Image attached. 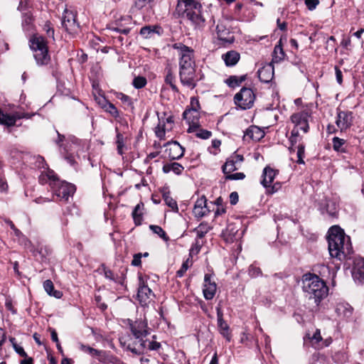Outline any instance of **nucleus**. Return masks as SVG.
<instances>
[{"instance_id": "nucleus-33", "label": "nucleus", "mask_w": 364, "mask_h": 364, "mask_svg": "<svg viewBox=\"0 0 364 364\" xmlns=\"http://www.w3.org/2000/svg\"><path fill=\"white\" fill-rule=\"evenodd\" d=\"M162 198L164 200L166 205L171 208V210L176 213L178 212V208L177 202L171 196V193L167 188H164L161 191Z\"/></svg>"}, {"instance_id": "nucleus-10", "label": "nucleus", "mask_w": 364, "mask_h": 364, "mask_svg": "<svg viewBox=\"0 0 364 364\" xmlns=\"http://www.w3.org/2000/svg\"><path fill=\"white\" fill-rule=\"evenodd\" d=\"M337 117L336 120V126L341 132H345L350 129L353 124L354 115L351 111H342L337 108Z\"/></svg>"}, {"instance_id": "nucleus-37", "label": "nucleus", "mask_w": 364, "mask_h": 364, "mask_svg": "<svg viewBox=\"0 0 364 364\" xmlns=\"http://www.w3.org/2000/svg\"><path fill=\"white\" fill-rule=\"evenodd\" d=\"M101 107L114 119L119 117V112L118 109L113 103L109 102L108 100H105L104 102L101 104Z\"/></svg>"}, {"instance_id": "nucleus-51", "label": "nucleus", "mask_w": 364, "mask_h": 364, "mask_svg": "<svg viewBox=\"0 0 364 364\" xmlns=\"http://www.w3.org/2000/svg\"><path fill=\"white\" fill-rule=\"evenodd\" d=\"M5 308L6 310L10 311L12 315L16 314L17 312L16 308L15 307L13 300L10 296L6 297Z\"/></svg>"}, {"instance_id": "nucleus-23", "label": "nucleus", "mask_w": 364, "mask_h": 364, "mask_svg": "<svg viewBox=\"0 0 364 364\" xmlns=\"http://www.w3.org/2000/svg\"><path fill=\"white\" fill-rule=\"evenodd\" d=\"M335 311L337 316L349 318L353 316L354 309L347 302H340L336 304Z\"/></svg>"}, {"instance_id": "nucleus-53", "label": "nucleus", "mask_w": 364, "mask_h": 364, "mask_svg": "<svg viewBox=\"0 0 364 364\" xmlns=\"http://www.w3.org/2000/svg\"><path fill=\"white\" fill-rule=\"evenodd\" d=\"M43 29L48 37L54 38L55 31L50 21H46Z\"/></svg>"}, {"instance_id": "nucleus-55", "label": "nucleus", "mask_w": 364, "mask_h": 364, "mask_svg": "<svg viewBox=\"0 0 364 364\" xmlns=\"http://www.w3.org/2000/svg\"><path fill=\"white\" fill-rule=\"evenodd\" d=\"M189 125L187 132L188 133H193V132H197L200 128V124L199 123V121L193 122H187Z\"/></svg>"}, {"instance_id": "nucleus-3", "label": "nucleus", "mask_w": 364, "mask_h": 364, "mask_svg": "<svg viewBox=\"0 0 364 364\" xmlns=\"http://www.w3.org/2000/svg\"><path fill=\"white\" fill-rule=\"evenodd\" d=\"M328 251L331 257L339 261L345 260L353 252L349 236L339 225L331 226L328 231Z\"/></svg>"}, {"instance_id": "nucleus-12", "label": "nucleus", "mask_w": 364, "mask_h": 364, "mask_svg": "<svg viewBox=\"0 0 364 364\" xmlns=\"http://www.w3.org/2000/svg\"><path fill=\"white\" fill-rule=\"evenodd\" d=\"M217 291V284L213 272L206 273L204 276L203 293L206 300L214 298Z\"/></svg>"}, {"instance_id": "nucleus-25", "label": "nucleus", "mask_w": 364, "mask_h": 364, "mask_svg": "<svg viewBox=\"0 0 364 364\" xmlns=\"http://www.w3.org/2000/svg\"><path fill=\"white\" fill-rule=\"evenodd\" d=\"M279 173V170L274 169L269 166H267L262 172V185L264 188H267L272 183L275 176Z\"/></svg>"}, {"instance_id": "nucleus-7", "label": "nucleus", "mask_w": 364, "mask_h": 364, "mask_svg": "<svg viewBox=\"0 0 364 364\" xmlns=\"http://www.w3.org/2000/svg\"><path fill=\"white\" fill-rule=\"evenodd\" d=\"M256 95L250 87H243L234 97L235 104L242 109H248L252 107Z\"/></svg>"}, {"instance_id": "nucleus-4", "label": "nucleus", "mask_w": 364, "mask_h": 364, "mask_svg": "<svg viewBox=\"0 0 364 364\" xmlns=\"http://www.w3.org/2000/svg\"><path fill=\"white\" fill-rule=\"evenodd\" d=\"M303 289L308 293L309 300H314L316 306L328 294V287L326 282L315 274L307 273L302 279Z\"/></svg>"}, {"instance_id": "nucleus-19", "label": "nucleus", "mask_w": 364, "mask_h": 364, "mask_svg": "<svg viewBox=\"0 0 364 364\" xmlns=\"http://www.w3.org/2000/svg\"><path fill=\"white\" fill-rule=\"evenodd\" d=\"M156 0H135L132 9H136L142 12L144 18L145 16L154 14V7Z\"/></svg>"}, {"instance_id": "nucleus-22", "label": "nucleus", "mask_w": 364, "mask_h": 364, "mask_svg": "<svg viewBox=\"0 0 364 364\" xmlns=\"http://www.w3.org/2000/svg\"><path fill=\"white\" fill-rule=\"evenodd\" d=\"M274 68L272 63L264 65L257 71V75L259 80L264 83L270 82L272 80L274 77Z\"/></svg>"}, {"instance_id": "nucleus-20", "label": "nucleus", "mask_w": 364, "mask_h": 364, "mask_svg": "<svg viewBox=\"0 0 364 364\" xmlns=\"http://www.w3.org/2000/svg\"><path fill=\"white\" fill-rule=\"evenodd\" d=\"M211 212V206L208 204V200L205 196L198 198L194 205L193 213L196 218H202L208 215Z\"/></svg>"}, {"instance_id": "nucleus-5", "label": "nucleus", "mask_w": 364, "mask_h": 364, "mask_svg": "<svg viewBox=\"0 0 364 364\" xmlns=\"http://www.w3.org/2000/svg\"><path fill=\"white\" fill-rule=\"evenodd\" d=\"M29 46L38 65H47L50 62L48 41L45 37L33 34L29 39Z\"/></svg>"}, {"instance_id": "nucleus-64", "label": "nucleus", "mask_w": 364, "mask_h": 364, "mask_svg": "<svg viewBox=\"0 0 364 364\" xmlns=\"http://www.w3.org/2000/svg\"><path fill=\"white\" fill-rule=\"evenodd\" d=\"M195 232H196L197 239H202L205 237V234L207 233L206 230H203L202 229V224H200L197 228L195 229Z\"/></svg>"}, {"instance_id": "nucleus-13", "label": "nucleus", "mask_w": 364, "mask_h": 364, "mask_svg": "<svg viewBox=\"0 0 364 364\" xmlns=\"http://www.w3.org/2000/svg\"><path fill=\"white\" fill-rule=\"evenodd\" d=\"M311 114L306 111L303 110L296 113H294L291 116V121L295 124V127L302 130L304 133L309 131V119Z\"/></svg>"}, {"instance_id": "nucleus-57", "label": "nucleus", "mask_w": 364, "mask_h": 364, "mask_svg": "<svg viewBox=\"0 0 364 364\" xmlns=\"http://www.w3.org/2000/svg\"><path fill=\"white\" fill-rule=\"evenodd\" d=\"M161 348V343L157 342V341H148L146 340V348H147L148 350H159V348Z\"/></svg>"}, {"instance_id": "nucleus-2", "label": "nucleus", "mask_w": 364, "mask_h": 364, "mask_svg": "<svg viewBox=\"0 0 364 364\" xmlns=\"http://www.w3.org/2000/svg\"><path fill=\"white\" fill-rule=\"evenodd\" d=\"M38 182L41 185L48 184L52 190L53 200H63L68 202L76 191V186L65 181H62L58 174L52 169L47 168V171H42L38 176Z\"/></svg>"}, {"instance_id": "nucleus-54", "label": "nucleus", "mask_w": 364, "mask_h": 364, "mask_svg": "<svg viewBox=\"0 0 364 364\" xmlns=\"http://www.w3.org/2000/svg\"><path fill=\"white\" fill-rule=\"evenodd\" d=\"M212 136V132L207 129L200 128L198 132L196 133V136L202 139H208Z\"/></svg>"}, {"instance_id": "nucleus-56", "label": "nucleus", "mask_w": 364, "mask_h": 364, "mask_svg": "<svg viewBox=\"0 0 364 364\" xmlns=\"http://www.w3.org/2000/svg\"><path fill=\"white\" fill-rule=\"evenodd\" d=\"M262 274V270L259 267L251 265L249 267V275L251 277H257Z\"/></svg>"}, {"instance_id": "nucleus-35", "label": "nucleus", "mask_w": 364, "mask_h": 364, "mask_svg": "<svg viewBox=\"0 0 364 364\" xmlns=\"http://www.w3.org/2000/svg\"><path fill=\"white\" fill-rule=\"evenodd\" d=\"M43 288L49 296L56 299H60L63 295L61 291L55 289L54 284L50 279H47L43 282Z\"/></svg>"}, {"instance_id": "nucleus-28", "label": "nucleus", "mask_w": 364, "mask_h": 364, "mask_svg": "<svg viewBox=\"0 0 364 364\" xmlns=\"http://www.w3.org/2000/svg\"><path fill=\"white\" fill-rule=\"evenodd\" d=\"M165 76H164V82L166 85H168L171 89V90L174 92H179V89L176 85V75L173 73V70L171 66L166 67L164 70Z\"/></svg>"}, {"instance_id": "nucleus-52", "label": "nucleus", "mask_w": 364, "mask_h": 364, "mask_svg": "<svg viewBox=\"0 0 364 364\" xmlns=\"http://www.w3.org/2000/svg\"><path fill=\"white\" fill-rule=\"evenodd\" d=\"M245 178V174L242 172H238L235 173L227 174L225 176V181H237L243 180Z\"/></svg>"}, {"instance_id": "nucleus-50", "label": "nucleus", "mask_w": 364, "mask_h": 364, "mask_svg": "<svg viewBox=\"0 0 364 364\" xmlns=\"http://www.w3.org/2000/svg\"><path fill=\"white\" fill-rule=\"evenodd\" d=\"M202 247V244L200 243L198 240H196L195 242L192 244L191 247L189 250L188 257L193 259L194 255H198Z\"/></svg>"}, {"instance_id": "nucleus-46", "label": "nucleus", "mask_w": 364, "mask_h": 364, "mask_svg": "<svg viewBox=\"0 0 364 364\" xmlns=\"http://www.w3.org/2000/svg\"><path fill=\"white\" fill-rule=\"evenodd\" d=\"M305 144L304 142H301L297 146V161L296 163L299 164H304L305 162L304 161V158L305 157Z\"/></svg>"}, {"instance_id": "nucleus-49", "label": "nucleus", "mask_w": 364, "mask_h": 364, "mask_svg": "<svg viewBox=\"0 0 364 364\" xmlns=\"http://www.w3.org/2000/svg\"><path fill=\"white\" fill-rule=\"evenodd\" d=\"M117 97L119 100H120L122 102L128 107L134 108L132 99L129 96L122 92H120L117 94Z\"/></svg>"}, {"instance_id": "nucleus-45", "label": "nucleus", "mask_w": 364, "mask_h": 364, "mask_svg": "<svg viewBox=\"0 0 364 364\" xmlns=\"http://www.w3.org/2000/svg\"><path fill=\"white\" fill-rule=\"evenodd\" d=\"M147 84V80L144 76L134 77L132 81V85L136 89H141L144 87Z\"/></svg>"}, {"instance_id": "nucleus-15", "label": "nucleus", "mask_w": 364, "mask_h": 364, "mask_svg": "<svg viewBox=\"0 0 364 364\" xmlns=\"http://www.w3.org/2000/svg\"><path fill=\"white\" fill-rule=\"evenodd\" d=\"M218 39L222 42L223 46L232 44L235 41V36L230 28L224 22H220L216 26Z\"/></svg>"}, {"instance_id": "nucleus-34", "label": "nucleus", "mask_w": 364, "mask_h": 364, "mask_svg": "<svg viewBox=\"0 0 364 364\" xmlns=\"http://www.w3.org/2000/svg\"><path fill=\"white\" fill-rule=\"evenodd\" d=\"M80 349L85 353H89L92 356L97 357L100 362H102L105 360V352L103 350H97L82 343L80 345Z\"/></svg>"}, {"instance_id": "nucleus-43", "label": "nucleus", "mask_w": 364, "mask_h": 364, "mask_svg": "<svg viewBox=\"0 0 364 364\" xmlns=\"http://www.w3.org/2000/svg\"><path fill=\"white\" fill-rule=\"evenodd\" d=\"M6 117H9L11 119H13L12 120L13 123H11V124H1V125H4V126H5L6 127H11L15 126L16 123V121L18 119L24 118V116L22 115V113H20V112H15V113H13V114H9V113L4 112L3 120L7 121Z\"/></svg>"}, {"instance_id": "nucleus-21", "label": "nucleus", "mask_w": 364, "mask_h": 364, "mask_svg": "<svg viewBox=\"0 0 364 364\" xmlns=\"http://www.w3.org/2000/svg\"><path fill=\"white\" fill-rule=\"evenodd\" d=\"M352 276L355 281L364 283V258L355 257L353 263Z\"/></svg>"}, {"instance_id": "nucleus-39", "label": "nucleus", "mask_w": 364, "mask_h": 364, "mask_svg": "<svg viewBox=\"0 0 364 364\" xmlns=\"http://www.w3.org/2000/svg\"><path fill=\"white\" fill-rule=\"evenodd\" d=\"M183 119H185L186 122L199 121L200 113L199 112H196L194 109H186L183 113Z\"/></svg>"}, {"instance_id": "nucleus-24", "label": "nucleus", "mask_w": 364, "mask_h": 364, "mask_svg": "<svg viewBox=\"0 0 364 364\" xmlns=\"http://www.w3.org/2000/svg\"><path fill=\"white\" fill-rule=\"evenodd\" d=\"M239 229L236 224L228 223L225 230L221 233V237L227 243H232L236 239V235Z\"/></svg>"}, {"instance_id": "nucleus-8", "label": "nucleus", "mask_w": 364, "mask_h": 364, "mask_svg": "<svg viewBox=\"0 0 364 364\" xmlns=\"http://www.w3.org/2000/svg\"><path fill=\"white\" fill-rule=\"evenodd\" d=\"M178 75L181 85L191 90L196 87L198 82L203 77V74L199 78L198 77L196 68L179 70Z\"/></svg>"}, {"instance_id": "nucleus-40", "label": "nucleus", "mask_w": 364, "mask_h": 364, "mask_svg": "<svg viewBox=\"0 0 364 364\" xmlns=\"http://www.w3.org/2000/svg\"><path fill=\"white\" fill-rule=\"evenodd\" d=\"M332 144L334 151L341 153L347 152L346 146H345L346 141L345 139L335 136L332 139Z\"/></svg>"}, {"instance_id": "nucleus-41", "label": "nucleus", "mask_w": 364, "mask_h": 364, "mask_svg": "<svg viewBox=\"0 0 364 364\" xmlns=\"http://www.w3.org/2000/svg\"><path fill=\"white\" fill-rule=\"evenodd\" d=\"M116 131V144H117V153L119 155H122L124 154L123 149L124 147V141L125 139L122 133L119 132V129L117 127L115 128Z\"/></svg>"}, {"instance_id": "nucleus-26", "label": "nucleus", "mask_w": 364, "mask_h": 364, "mask_svg": "<svg viewBox=\"0 0 364 364\" xmlns=\"http://www.w3.org/2000/svg\"><path fill=\"white\" fill-rule=\"evenodd\" d=\"M163 33V29L159 25H148L141 28L139 34L145 39L151 38L154 33L161 36Z\"/></svg>"}, {"instance_id": "nucleus-27", "label": "nucleus", "mask_w": 364, "mask_h": 364, "mask_svg": "<svg viewBox=\"0 0 364 364\" xmlns=\"http://www.w3.org/2000/svg\"><path fill=\"white\" fill-rule=\"evenodd\" d=\"M222 59L227 67H233L240 61V54L236 50H231L223 54Z\"/></svg>"}, {"instance_id": "nucleus-31", "label": "nucleus", "mask_w": 364, "mask_h": 364, "mask_svg": "<svg viewBox=\"0 0 364 364\" xmlns=\"http://www.w3.org/2000/svg\"><path fill=\"white\" fill-rule=\"evenodd\" d=\"M144 208V204L143 202L140 201L134 208L132 216L134 220V223L136 226H139L141 225L143 220V212L142 210Z\"/></svg>"}, {"instance_id": "nucleus-30", "label": "nucleus", "mask_w": 364, "mask_h": 364, "mask_svg": "<svg viewBox=\"0 0 364 364\" xmlns=\"http://www.w3.org/2000/svg\"><path fill=\"white\" fill-rule=\"evenodd\" d=\"M286 53L283 49L282 38H281L274 46L272 63H279L284 59Z\"/></svg>"}, {"instance_id": "nucleus-18", "label": "nucleus", "mask_w": 364, "mask_h": 364, "mask_svg": "<svg viewBox=\"0 0 364 364\" xmlns=\"http://www.w3.org/2000/svg\"><path fill=\"white\" fill-rule=\"evenodd\" d=\"M99 270H102L104 273L105 277L117 283L122 286L124 285L125 279H126V274L127 272V269L124 268L122 270H120V274H114L112 270L107 268L105 264H102L98 269Z\"/></svg>"}, {"instance_id": "nucleus-17", "label": "nucleus", "mask_w": 364, "mask_h": 364, "mask_svg": "<svg viewBox=\"0 0 364 364\" xmlns=\"http://www.w3.org/2000/svg\"><path fill=\"white\" fill-rule=\"evenodd\" d=\"M139 287L137 298L141 304H146L153 294L152 290L148 287L147 279H145L141 273H138Z\"/></svg>"}, {"instance_id": "nucleus-29", "label": "nucleus", "mask_w": 364, "mask_h": 364, "mask_svg": "<svg viewBox=\"0 0 364 364\" xmlns=\"http://www.w3.org/2000/svg\"><path fill=\"white\" fill-rule=\"evenodd\" d=\"M265 135L264 132L255 125L250 126L245 132V136L255 141H260Z\"/></svg>"}, {"instance_id": "nucleus-62", "label": "nucleus", "mask_w": 364, "mask_h": 364, "mask_svg": "<svg viewBox=\"0 0 364 364\" xmlns=\"http://www.w3.org/2000/svg\"><path fill=\"white\" fill-rule=\"evenodd\" d=\"M334 70H335V73H336V81H337V82L339 85H341L343 84V73H342V71L341 70L339 67L337 66V65H336L334 67Z\"/></svg>"}, {"instance_id": "nucleus-32", "label": "nucleus", "mask_w": 364, "mask_h": 364, "mask_svg": "<svg viewBox=\"0 0 364 364\" xmlns=\"http://www.w3.org/2000/svg\"><path fill=\"white\" fill-rule=\"evenodd\" d=\"M184 167L178 162L166 163L162 167V171L164 173H168L173 171L175 174L180 176L182 174Z\"/></svg>"}, {"instance_id": "nucleus-59", "label": "nucleus", "mask_w": 364, "mask_h": 364, "mask_svg": "<svg viewBox=\"0 0 364 364\" xmlns=\"http://www.w3.org/2000/svg\"><path fill=\"white\" fill-rule=\"evenodd\" d=\"M102 299L100 295L95 296V301L96 302L97 306L99 309H100L102 311L107 309V306L106 304L102 301Z\"/></svg>"}, {"instance_id": "nucleus-38", "label": "nucleus", "mask_w": 364, "mask_h": 364, "mask_svg": "<svg viewBox=\"0 0 364 364\" xmlns=\"http://www.w3.org/2000/svg\"><path fill=\"white\" fill-rule=\"evenodd\" d=\"M218 327L219 332L224 338L230 341L231 339V331L230 326L225 320H218Z\"/></svg>"}, {"instance_id": "nucleus-63", "label": "nucleus", "mask_w": 364, "mask_h": 364, "mask_svg": "<svg viewBox=\"0 0 364 364\" xmlns=\"http://www.w3.org/2000/svg\"><path fill=\"white\" fill-rule=\"evenodd\" d=\"M319 2V0H305V4L309 10L315 9Z\"/></svg>"}, {"instance_id": "nucleus-61", "label": "nucleus", "mask_w": 364, "mask_h": 364, "mask_svg": "<svg viewBox=\"0 0 364 364\" xmlns=\"http://www.w3.org/2000/svg\"><path fill=\"white\" fill-rule=\"evenodd\" d=\"M281 186H282L280 183H275L272 186L270 184L269 187L266 188L267 192L269 194H273L276 193L281 188Z\"/></svg>"}, {"instance_id": "nucleus-1", "label": "nucleus", "mask_w": 364, "mask_h": 364, "mask_svg": "<svg viewBox=\"0 0 364 364\" xmlns=\"http://www.w3.org/2000/svg\"><path fill=\"white\" fill-rule=\"evenodd\" d=\"M176 11L196 30L202 31L208 22H215L213 15L197 0H178Z\"/></svg>"}, {"instance_id": "nucleus-6", "label": "nucleus", "mask_w": 364, "mask_h": 364, "mask_svg": "<svg viewBox=\"0 0 364 364\" xmlns=\"http://www.w3.org/2000/svg\"><path fill=\"white\" fill-rule=\"evenodd\" d=\"M130 331L134 337L138 340L139 347L146 348V340L144 338L150 333L151 328L148 326L146 320H129Z\"/></svg>"}, {"instance_id": "nucleus-11", "label": "nucleus", "mask_w": 364, "mask_h": 364, "mask_svg": "<svg viewBox=\"0 0 364 364\" xmlns=\"http://www.w3.org/2000/svg\"><path fill=\"white\" fill-rule=\"evenodd\" d=\"M172 47L178 51V63H196L195 51L191 47H188L182 43H176L173 44Z\"/></svg>"}, {"instance_id": "nucleus-14", "label": "nucleus", "mask_w": 364, "mask_h": 364, "mask_svg": "<svg viewBox=\"0 0 364 364\" xmlns=\"http://www.w3.org/2000/svg\"><path fill=\"white\" fill-rule=\"evenodd\" d=\"M164 146L165 153L171 161L178 160L183 156L186 149L177 141H168Z\"/></svg>"}, {"instance_id": "nucleus-47", "label": "nucleus", "mask_w": 364, "mask_h": 364, "mask_svg": "<svg viewBox=\"0 0 364 364\" xmlns=\"http://www.w3.org/2000/svg\"><path fill=\"white\" fill-rule=\"evenodd\" d=\"M115 24L117 26H115V27L112 26V27L109 28V29L111 31H115V32L121 33V34L128 35L132 30L131 28L123 27L121 21H116Z\"/></svg>"}, {"instance_id": "nucleus-44", "label": "nucleus", "mask_w": 364, "mask_h": 364, "mask_svg": "<svg viewBox=\"0 0 364 364\" xmlns=\"http://www.w3.org/2000/svg\"><path fill=\"white\" fill-rule=\"evenodd\" d=\"M149 229L155 234L158 235L165 242L169 241L170 238L163 228L156 225H150Z\"/></svg>"}, {"instance_id": "nucleus-58", "label": "nucleus", "mask_w": 364, "mask_h": 364, "mask_svg": "<svg viewBox=\"0 0 364 364\" xmlns=\"http://www.w3.org/2000/svg\"><path fill=\"white\" fill-rule=\"evenodd\" d=\"M141 257L142 253H136L133 255V259L131 262V265L134 267H141Z\"/></svg>"}, {"instance_id": "nucleus-9", "label": "nucleus", "mask_w": 364, "mask_h": 364, "mask_svg": "<svg viewBox=\"0 0 364 364\" xmlns=\"http://www.w3.org/2000/svg\"><path fill=\"white\" fill-rule=\"evenodd\" d=\"M77 16L71 11L65 9L62 16L61 26L69 34L74 35L79 31L80 26L77 23Z\"/></svg>"}, {"instance_id": "nucleus-60", "label": "nucleus", "mask_w": 364, "mask_h": 364, "mask_svg": "<svg viewBox=\"0 0 364 364\" xmlns=\"http://www.w3.org/2000/svg\"><path fill=\"white\" fill-rule=\"evenodd\" d=\"M186 109H194L196 112L200 109V105L198 100L196 97H191L190 107H188Z\"/></svg>"}, {"instance_id": "nucleus-48", "label": "nucleus", "mask_w": 364, "mask_h": 364, "mask_svg": "<svg viewBox=\"0 0 364 364\" xmlns=\"http://www.w3.org/2000/svg\"><path fill=\"white\" fill-rule=\"evenodd\" d=\"M306 338L311 340L313 343V345L317 344L320 346L319 343L322 341L320 330L316 329L312 336H311L309 333H307L304 337V340H306Z\"/></svg>"}, {"instance_id": "nucleus-16", "label": "nucleus", "mask_w": 364, "mask_h": 364, "mask_svg": "<svg viewBox=\"0 0 364 364\" xmlns=\"http://www.w3.org/2000/svg\"><path fill=\"white\" fill-rule=\"evenodd\" d=\"M318 210L321 214H328L331 218H337L338 215V207L333 200L325 197L318 203Z\"/></svg>"}, {"instance_id": "nucleus-36", "label": "nucleus", "mask_w": 364, "mask_h": 364, "mask_svg": "<svg viewBox=\"0 0 364 364\" xmlns=\"http://www.w3.org/2000/svg\"><path fill=\"white\" fill-rule=\"evenodd\" d=\"M247 80V75L241 76L230 75L225 80V83L230 88H235L241 85V84Z\"/></svg>"}, {"instance_id": "nucleus-42", "label": "nucleus", "mask_w": 364, "mask_h": 364, "mask_svg": "<svg viewBox=\"0 0 364 364\" xmlns=\"http://www.w3.org/2000/svg\"><path fill=\"white\" fill-rule=\"evenodd\" d=\"M236 164L230 158L227 159L225 163L222 166V171L225 176L230 174L232 172L237 170Z\"/></svg>"}]
</instances>
